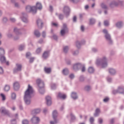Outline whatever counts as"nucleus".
I'll list each match as a JSON object with an SVG mask.
<instances>
[{"label": "nucleus", "instance_id": "nucleus-1", "mask_svg": "<svg viewBox=\"0 0 124 124\" xmlns=\"http://www.w3.org/2000/svg\"><path fill=\"white\" fill-rule=\"evenodd\" d=\"M33 92L34 91L32 87L29 84L28 89L25 91L24 94V101L27 105L31 104V94L33 93Z\"/></svg>", "mask_w": 124, "mask_h": 124}, {"label": "nucleus", "instance_id": "nucleus-2", "mask_svg": "<svg viewBox=\"0 0 124 124\" xmlns=\"http://www.w3.org/2000/svg\"><path fill=\"white\" fill-rule=\"evenodd\" d=\"M97 65H101L102 68L107 66V59L106 58L103 57L102 59H97L96 62Z\"/></svg>", "mask_w": 124, "mask_h": 124}, {"label": "nucleus", "instance_id": "nucleus-3", "mask_svg": "<svg viewBox=\"0 0 124 124\" xmlns=\"http://www.w3.org/2000/svg\"><path fill=\"white\" fill-rule=\"evenodd\" d=\"M36 84L39 87V92L41 94L44 93V82L38 78L36 80Z\"/></svg>", "mask_w": 124, "mask_h": 124}, {"label": "nucleus", "instance_id": "nucleus-4", "mask_svg": "<svg viewBox=\"0 0 124 124\" xmlns=\"http://www.w3.org/2000/svg\"><path fill=\"white\" fill-rule=\"evenodd\" d=\"M26 11H27V12H32L33 14H35V13H36V7L27 6L26 7Z\"/></svg>", "mask_w": 124, "mask_h": 124}, {"label": "nucleus", "instance_id": "nucleus-5", "mask_svg": "<svg viewBox=\"0 0 124 124\" xmlns=\"http://www.w3.org/2000/svg\"><path fill=\"white\" fill-rule=\"evenodd\" d=\"M52 117H53V118L54 120V122L50 121V124H57V117H58V112L57 111V110H54L53 111V112L52 113Z\"/></svg>", "mask_w": 124, "mask_h": 124}, {"label": "nucleus", "instance_id": "nucleus-6", "mask_svg": "<svg viewBox=\"0 0 124 124\" xmlns=\"http://www.w3.org/2000/svg\"><path fill=\"white\" fill-rule=\"evenodd\" d=\"M66 32H68V29H67V26L66 24H63V28L61 31V34L63 36L64 35Z\"/></svg>", "mask_w": 124, "mask_h": 124}, {"label": "nucleus", "instance_id": "nucleus-7", "mask_svg": "<svg viewBox=\"0 0 124 124\" xmlns=\"http://www.w3.org/2000/svg\"><path fill=\"white\" fill-rule=\"evenodd\" d=\"M103 32H104V33H105V34H106L105 37L106 38V40H108V41H109V43H111L112 40H111V36H110V35L109 34H108V31H107V30L104 29L103 31Z\"/></svg>", "mask_w": 124, "mask_h": 124}, {"label": "nucleus", "instance_id": "nucleus-8", "mask_svg": "<svg viewBox=\"0 0 124 124\" xmlns=\"http://www.w3.org/2000/svg\"><path fill=\"white\" fill-rule=\"evenodd\" d=\"M31 122L32 124H39V122H40V119L38 117H33L31 119Z\"/></svg>", "mask_w": 124, "mask_h": 124}, {"label": "nucleus", "instance_id": "nucleus-9", "mask_svg": "<svg viewBox=\"0 0 124 124\" xmlns=\"http://www.w3.org/2000/svg\"><path fill=\"white\" fill-rule=\"evenodd\" d=\"M16 68L14 69V73H17L18 71L22 70V65L21 64H16Z\"/></svg>", "mask_w": 124, "mask_h": 124}, {"label": "nucleus", "instance_id": "nucleus-10", "mask_svg": "<svg viewBox=\"0 0 124 124\" xmlns=\"http://www.w3.org/2000/svg\"><path fill=\"white\" fill-rule=\"evenodd\" d=\"M81 67H82V64L80 63H78L75 64L73 65V68L75 71H78V69H80Z\"/></svg>", "mask_w": 124, "mask_h": 124}, {"label": "nucleus", "instance_id": "nucleus-11", "mask_svg": "<svg viewBox=\"0 0 124 124\" xmlns=\"http://www.w3.org/2000/svg\"><path fill=\"white\" fill-rule=\"evenodd\" d=\"M63 12L66 15V16H68V15H69V13L70 12V9H69V7L68 6H64Z\"/></svg>", "mask_w": 124, "mask_h": 124}, {"label": "nucleus", "instance_id": "nucleus-12", "mask_svg": "<svg viewBox=\"0 0 124 124\" xmlns=\"http://www.w3.org/2000/svg\"><path fill=\"white\" fill-rule=\"evenodd\" d=\"M124 89L122 87H118L117 91H113V93H124Z\"/></svg>", "mask_w": 124, "mask_h": 124}, {"label": "nucleus", "instance_id": "nucleus-13", "mask_svg": "<svg viewBox=\"0 0 124 124\" xmlns=\"http://www.w3.org/2000/svg\"><path fill=\"white\" fill-rule=\"evenodd\" d=\"M46 99L47 105H48V106H50V105L52 104V98H51V97L49 96H47L46 97Z\"/></svg>", "mask_w": 124, "mask_h": 124}, {"label": "nucleus", "instance_id": "nucleus-14", "mask_svg": "<svg viewBox=\"0 0 124 124\" xmlns=\"http://www.w3.org/2000/svg\"><path fill=\"white\" fill-rule=\"evenodd\" d=\"M20 88V84L19 82H16L14 83V89L15 91H18Z\"/></svg>", "mask_w": 124, "mask_h": 124}, {"label": "nucleus", "instance_id": "nucleus-15", "mask_svg": "<svg viewBox=\"0 0 124 124\" xmlns=\"http://www.w3.org/2000/svg\"><path fill=\"white\" fill-rule=\"evenodd\" d=\"M37 25L39 29H42V27H43V23L40 19H38L37 20Z\"/></svg>", "mask_w": 124, "mask_h": 124}, {"label": "nucleus", "instance_id": "nucleus-16", "mask_svg": "<svg viewBox=\"0 0 124 124\" xmlns=\"http://www.w3.org/2000/svg\"><path fill=\"white\" fill-rule=\"evenodd\" d=\"M50 55V52L49 51H45L44 53L43 54V58L44 59H47L48 57H49V55Z\"/></svg>", "mask_w": 124, "mask_h": 124}, {"label": "nucleus", "instance_id": "nucleus-17", "mask_svg": "<svg viewBox=\"0 0 124 124\" xmlns=\"http://www.w3.org/2000/svg\"><path fill=\"white\" fill-rule=\"evenodd\" d=\"M58 97L62 98L63 99H65V98H66V95H65V94H62L61 93H58Z\"/></svg>", "mask_w": 124, "mask_h": 124}, {"label": "nucleus", "instance_id": "nucleus-18", "mask_svg": "<svg viewBox=\"0 0 124 124\" xmlns=\"http://www.w3.org/2000/svg\"><path fill=\"white\" fill-rule=\"evenodd\" d=\"M36 10L37 9H39V10H41V9H42V5L41 4V3H39V2H37L36 3Z\"/></svg>", "mask_w": 124, "mask_h": 124}, {"label": "nucleus", "instance_id": "nucleus-19", "mask_svg": "<svg viewBox=\"0 0 124 124\" xmlns=\"http://www.w3.org/2000/svg\"><path fill=\"white\" fill-rule=\"evenodd\" d=\"M1 110L2 113H3V114H5V115H8L9 114V111L4 108H2Z\"/></svg>", "mask_w": 124, "mask_h": 124}, {"label": "nucleus", "instance_id": "nucleus-20", "mask_svg": "<svg viewBox=\"0 0 124 124\" xmlns=\"http://www.w3.org/2000/svg\"><path fill=\"white\" fill-rule=\"evenodd\" d=\"M99 113H100V109H99V108H96L95 110V112L94 114V117H97V116L99 115Z\"/></svg>", "mask_w": 124, "mask_h": 124}, {"label": "nucleus", "instance_id": "nucleus-21", "mask_svg": "<svg viewBox=\"0 0 124 124\" xmlns=\"http://www.w3.org/2000/svg\"><path fill=\"white\" fill-rule=\"evenodd\" d=\"M109 72L111 75H114L116 73V70L114 69L110 68L109 69Z\"/></svg>", "mask_w": 124, "mask_h": 124}, {"label": "nucleus", "instance_id": "nucleus-22", "mask_svg": "<svg viewBox=\"0 0 124 124\" xmlns=\"http://www.w3.org/2000/svg\"><path fill=\"white\" fill-rule=\"evenodd\" d=\"M0 61L1 62V63H4L5 62H6V60L5 59V57L4 56H1Z\"/></svg>", "mask_w": 124, "mask_h": 124}, {"label": "nucleus", "instance_id": "nucleus-23", "mask_svg": "<svg viewBox=\"0 0 124 124\" xmlns=\"http://www.w3.org/2000/svg\"><path fill=\"white\" fill-rule=\"evenodd\" d=\"M69 73V72L68 71V69L67 68H65L62 71V74L64 75H67Z\"/></svg>", "mask_w": 124, "mask_h": 124}, {"label": "nucleus", "instance_id": "nucleus-24", "mask_svg": "<svg viewBox=\"0 0 124 124\" xmlns=\"http://www.w3.org/2000/svg\"><path fill=\"white\" fill-rule=\"evenodd\" d=\"M34 33L37 37H39L40 36V32L37 30H35Z\"/></svg>", "mask_w": 124, "mask_h": 124}, {"label": "nucleus", "instance_id": "nucleus-25", "mask_svg": "<svg viewBox=\"0 0 124 124\" xmlns=\"http://www.w3.org/2000/svg\"><path fill=\"white\" fill-rule=\"evenodd\" d=\"M40 113V109H36L32 111V114H38Z\"/></svg>", "mask_w": 124, "mask_h": 124}, {"label": "nucleus", "instance_id": "nucleus-26", "mask_svg": "<svg viewBox=\"0 0 124 124\" xmlns=\"http://www.w3.org/2000/svg\"><path fill=\"white\" fill-rule=\"evenodd\" d=\"M71 96L72 98H73L74 99H76L78 98L77 94L75 93H72L71 94Z\"/></svg>", "mask_w": 124, "mask_h": 124}, {"label": "nucleus", "instance_id": "nucleus-27", "mask_svg": "<svg viewBox=\"0 0 124 124\" xmlns=\"http://www.w3.org/2000/svg\"><path fill=\"white\" fill-rule=\"evenodd\" d=\"M88 72H89V73H93V72H94V69L93 67H90L88 69Z\"/></svg>", "mask_w": 124, "mask_h": 124}, {"label": "nucleus", "instance_id": "nucleus-28", "mask_svg": "<svg viewBox=\"0 0 124 124\" xmlns=\"http://www.w3.org/2000/svg\"><path fill=\"white\" fill-rule=\"evenodd\" d=\"M45 72H46V73H50V72H51V68L45 67Z\"/></svg>", "mask_w": 124, "mask_h": 124}, {"label": "nucleus", "instance_id": "nucleus-29", "mask_svg": "<svg viewBox=\"0 0 124 124\" xmlns=\"http://www.w3.org/2000/svg\"><path fill=\"white\" fill-rule=\"evenodd\" d=\"M10 90V86L9 85H6L4 87V91L5 92H8Z\"/></svg>", "mask_w": 124, "mask_h": 124}, {"label": "nucleus", "instance_id": "nucleus-30", "mask_svg": "<svg viewBox=\"0 0 124 124\" xmlns=\"http://www.w3.org/2000/svg\"><path fill=\"white\" fill-rule=\"evenodd\" d=\"M14 32H15V33H16V34H17V35H19V34H20V30L18 29H17V28H15L14 29Z\"/></svg>", "mask_w": 124, "mask_h": 124}, {"label": "nucleus", "instance_id": "nucleus-31", "mask_svg": "<svg viewBox=\"0 0 124 124\" xmlns=\"http://www.w3.org/2000/svg\"><path fill=\"white\" fill-rule=\"evenodd\" d=\"M2 55H4V49L0 47V56H2Z\"/></svg>", "mask_w": 124, "mask_h": 124}, {"label": "nucleus", "instance_id": "nucleus-32", "mask_svg": "<svg viewBox=\"0 0 124 124\" xmlns=\"http://www.w3.org/2000/svg\"><path fill=\"white\" fill-rule=\"evenodd\" d=\"M0 96L1 97L2 101H4V100L6 99V97H5V95L4 94L1 93Z\"/></svg>", "mask_w": 124, "mask_h": 124}, {"label": "nucleus", "instance_id": "nucleus-33", "mask_svg": "<svg viewBox=\"0 0 124 124\" xmlns=\"http://www.w3.org/2000/svg\"><path fill=\"white\" fill-rule=\"evenodd\" d=\"M122 26H123V23L121 22H118L116 24V27H117V28H121Z\"/></svg>", "mask_w": 124, "mask_h": 124}, {"label": "nucleus", "instance_id": "nucleus-34", "mask_svg": "<svg viewBox=\"0 0 124 124\" xmlns=\"http://www.w3.org/2000/svg\"><path fill=\"white\" fill-rule=\"evenodd\" d=\"M94 23H95V20L93 19V18H91L90 20V25H93V24H94Z\"/></svg>", "mask_w": 124, "mask_h": 124}, {"label": "nucleus", "instance_id": "nucleus-35", "mask_svg": "<svg viewBox=\"0 0 124 124\" xmlns=\"http://www.w3.org/2000/svg\"><path fill=\"white\" fill-rule=\"evenodd\" d=\"M12 99H16V93H12L11 95Z\"/></svg>", "mask_w": 124, "mask_h": 124}, {"label": "nucleus", "instance_id": "nucleus-36", "mask_svg": "<svg viewBox=\"0 0 124 124\" xmlns=\"http://www.w3.org/2000/svg\"><path fill=\"white\" fill-rule=\"evenodd\" d=\"M67 51H68V46H66L63 47V52L64 53H67Z\"/></svg>", "mask_w": 124, "mask_h": 124}, {"label": "nucleus", "instance_id": "nucleus-37", "mask_svg": "<svg viewBox=\"0 0 124 124\" xmlns=\"http://www.w3.org/2000/svg\"><path fill=\"white\" fill-rule=\"evenodd\" d=\"M81 71L82 72H85L86 70V68L85 67V65L81 64Z\"/></svg>", "mask_w": 124, "mask_h": 124}, {"label": "nucleus", "instance_id": "nucleus-38", "mask_svg": "<svg viewBox=\"0 0 124 124\" xmlns=\"http://www.w3.org/2000/svg\"><path fill=\"white\" fill-rule=\"evenodd\" d=\"M41 52V48L40 47L38 48L36 50V54H39Z\"/></svg>", "mask_w": 124, "mask_h": 124}, {"label": "nucleus", "instance_id": "nucleus-39", "mask_svg": "<svg viewBox=\"0 0 124 124\" xmlns=\"http://www.w3.org/2000/svg\"><path fill=\"white\" fill-rule=\"evenodd\" d=\"M24 48H25V46L20 45L19 47V51H22V50H24Z\"/></svg>", "mask_w": 124, "mask_h": 124}, {"label": "nucleus", "instance_id": "nucleus-40", "mask_svg": "<svg viewBox=\"0 0 124 124\" xmlns=\"http://www.w3.org/2000/svg\"><path fill=\"white\" fill-rule=\"evenodd\" d=\"M22 124H29V121L27 120H24L22 121Z\"/></svg>", "mask_w": 124, "mask_h": 124}, {"label": "nucleus", "instance_id": "nucleus-41", "mask_svg": "<svg viewBox=\"0 0 124 124\" xmlns=\"http://www.w3.org/2000/svg\"><path fill=\"white\" fill-rule=\"evenodd\" d=\"M81 44H82V43H80V42H77L76 43L77 47L78 48H79L80 46H81Z\"/></svg>", "mask_w": 124, "mask_h": 124}, {"label": "nucleus", "instance_id": "nucleus-42", "mask_svg": "<svg viewBox=\"0 0 124 124\" xmlns=\"http://www.w3.org/2000/svg\"><path fill=\"white\" fill-rule=\"evenodd\" d=\"M104 25L105 26H106V27H108V26H109V22H108V21H105Z\"/></svg>", "mask_w": 124, "mask_h": 124}, {"label": "nucleus", "instance_id": "nucleus-43", "mask_svg": "<svg viewBox=\"0 0 124 124\" xmlns=\"http://www.w3.org/2000/svg\"><path fill=\"white\" fill-rule=\"evenodd\" d=\"M59 18L60 20H62L63 19V15L60 14L59 16Z\"/></svg>", "mask_w": 124, "mask_h": 124}, {"label": "nucleus", "instance_id": "nucleus-44", "mask_svg": "<svg viewBox=\"0 0 124 124\" xmlns=\"http://www.w3.org/2000/svg\"><path fill=\"white\" fill-rule=\"evenodd\" d=\"M101 6V7L104 8V9H106V8H107V6H106L105 4H104V3H102Z\"/></svg>", "mask_w": 124, "mask_h": 124}, {"label": "nucleus", "instance_id": "nucleus-45", "mask_svg": "<svg viewBox=\"0 0 124 124\" xmlns=\"http://www.w3.org/2000/svg\"><path fill=\"white\" fill-rule=\"evenodd\" d=\"M94 121V119H93V117H91L90 119V122L92 124H93V123Z\"/></svg>", "mask_w": 124, "mask_h": 124}, {"label": "nucleus", "instance_id": "nucleus-46", "mask_svg": "<svg viewBox=\"0 0 124 124\" xmlns=\"http://www.w3.org/2000/svg\"><path fill=\"white\" fill-rule=\"evenodd\" d=\"M22 20L23 22H24V23H27L28 22V19L27 18L23 17L22 18Z\"/></svg>", "mask_w": 124, "mask_h": 124}, {"label": "nucleus", "instance_id": "nucleus-47", "mask_svg": "<svg viewBox=\"0 0 124 124\" xmlns=\"http://www.w3.org/2000/svg\"><path fill=\"white\" fill-rule=\"evenodd\" d=\"M85 91H90V90H91V87L88 86L85 87Z\"/></svg>", "mask_w": 124, "mask_h": 124}, {"label": "nucleus", "instance_id": "nucleus-48", "mask_svg": "<svg viewBox=\"0 0 124 124\" xmlns=\"http://www.w3.org/2000/svg\"><path fill=\"white\" fill-rule=\"evenodd\" d=\"M71 121H74L76 118L73 114H71Z\"/></svg>", "mask_w": 124, "mask_h": 124}, {"label": "nucleus", "instance_id": "nucleus-49", "mask_svg": "<svg viewBox=\"0 0 124 124\" xmlns=\"http://www.w3.org/2000/svg\"><path fill=\"white\" fill-rule=\"evenodd\" d=\"M70 1H72V2H73L74 3H77V2H78L79 0H70Z\"/></svg>", "mask_w": 124, "mask_h": 124}, {"label": "nucleus", "instance_id": "nucleus-50", "mask_svg": "<svg viewBox=\"0 0 124 124\" xmlns=\"http://www.w3.org/2000/svg\"><path fill=\"white\" fill-rule=\"evenodd\" d=\"M33 61H34V58L33 57L31 58L30 59V62L31 63L33 62Z\"/></svg>", "mask_w": 124, "mask_h": 124}, {"label": "nucleus", "instance_id": "nucleus-51", "mask_svg": "<svg viewBox=\"0 0 124 124\" xmlns=\"http://www.w3.org/2000/svg\"><path fill=\"white\" fill-rule=\"evenodd\" d=\"M31 53H30V52H27V53H26V58H29V57H31Z\"/></svg>", "mask_w": 124, "mask_h": 124}, {"label": "nucleus", "instance_id": "nucleus-52", "mask_svg": "<svg viewBox=\"0 0 124 124\" xmlns=\"http://www.w3.org/2000/svg\"><path fill=\"white\" fill-rule=\"evenodd\" d=\"M75 76H74V75L73 74H72L71 75H70L69 76V78H71V79H73V78H74Z\"/></svg>", "mask_w": 124, "mask_h": 124}, {"label": "nucleus", "instance_id": "nucleus-53", "mask_svg": "<svg viewBox=\"0 0 124 124\" xmlns=\"http://www.w3.org/2000/svg\"><path fill=\"white\" fill-rule=\"evenodd\" d=\"M3 73V69L1 67H0V74H2Z\"/></svg>", "mask_w": 124, "mask_h": 124}, {"label": "nucleus", "instance_id": "nucleus-54", "mask_svg": "<svg viewBox=\"0 0 124 124\" xmlns=\"http://www.w3.org/2000/svg\"><path fill=\"white\" fill-rule=\"evenodd\" d=\"M42 36L44 37V38H45V37L46 36V32H45V31H43Z\"/></svg>", "mask_w": 124, "mask_h": 124}, {"label": "nucleus", "instance_id": "nucleus-55", "mask_svg": "<svg viewBox=\"0 0 124 124\" xmlns=\"http://www.w3.org/2000/svg\"><path fill=\"white\" fill-rule=\"evenodd\" d=\"M108 100H109V98L107 97V98L104 99L103 101L104 102H107V101H108Z\"/></svg>", "mask_w": 124, "mask_h": 124}, {"label": "nucleus", "instance_id": "nucleus-56", "mask_svg": "<svg viewBox=\"0 0 124 124\" xmlns=\"http://www.w3.org/2000/svg\"><path fill=\"white\" fill-rule=\"evenodd\" d=\"M98 121L99 124H102L103 123V120L101 118L99 119Z\"/></svg>", "mask_w": 124, "mask_h": 124}, {"label": "nucleus", "instance_id": "nucleus-57", "mask_svg": "<svg viewBox=\"0 0 124 124\" xmlns=\"http://www.w3.org/2000/svg\"><path fill=\"white\" fill-rule=\"evenodd\" d=\"M12 124H16V119L11 121Z\"/></svg>", "mask_w": 124, "mask_h": 124}, {"label": "nucleus", "instance_id": "nucleus-58", "mask_svg": "<svg viewBox=\"0 0 124 124\" xmlns=\"http://www.w3.org/2000/svg\"><path fill=\"white\" fill-rule=\"evenodd\" d=\"M78 54H79V52L78 51H76L73 53V55L76 56V55H78Z\"/></svg>", "mask_w": 124, "mask_h": 124}, {"label": "nucleus", "instance_id": "nucleus-59", "mask_svg": "<svg viewBox=\"0 0 124 124\" xmlns=\"http://www.w3.org/2000/svg\"><path fill=\"white\" fill-rule=\"evenodd\" d=\"M53 37L55 40H57L58 39V37L56 35H53Z\"/></svg>", "mask_w": 124, "mask_h": 124}, {"label": "nucleus", "instance_id": "nucleus-60", "mask_svg": "<svg viewBox=\"0 0 124 124\" xmlns=\"http://www.w3.org/2000/svg\"><path fill=\"white\" fill-rule=\"evenodd\" d=\"M84 30H85V28L83 26H81V31H84Z\"/></svg>", "mask_w": 124, "mask_h": 124}, {"label": "nucleus", "instance_id": "nucleus-61", "mask_svg": "<svg viewBox=\"0 0 124 124\" xmlns=\"http://www.w3.org/2000/svg\"><path fill=\"white\" fill-rule=\"evenodd\" d=\"M10 21H11V22H15V21H16V20L15 19V18H10Z\"/></svg>", "mask_w": 124, "mask_h": 124}, {"label": "nucleus", "instance_id": "nucleus-62", "mask_svg": "<svg viewBox=\"0 0 124 124\" xmlns=\"http://www.w3.org/2000/svg\"><path fill=\"white\" fill-rule=\"evenodd\" d=\"M80 80L81 81H83V80H84V77L81 76V77H80Z\"/></svg>", "mask_w": 124, "mask_h": 124}, {"label": "nucleus", "instance_id": "nucleus-63", "mask_svg": "<svg viewBox=\"0 0 124 124\" xmlns=\"http://www.w3.org/2000/svg\"><path fill=\"white\" fill-rule=\"evenodd\" d=\"M3 21L4 23H5V22L7 21V18H6V17L4 18L3 19Z\"/></svg>", "mask_w": 124, "mask_h": 124}, {"label": "nucleus", "instance_id": "nucleus-64", "mask_svg": "<svg viewBox=\"0 0 124 124\" xmlns=\"http://www.w3.org/2000/svg\"><path fill=\"white\" fill-rule=\"evenodd\" d=\"M77 19V18L76 17V16H74V17H73V21H74V22H76V20Z\"/></svg>", "mask_w": 124, "mask_h": 124}]
</instances>
